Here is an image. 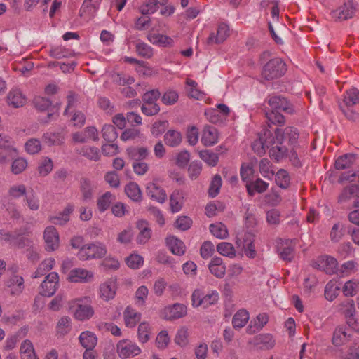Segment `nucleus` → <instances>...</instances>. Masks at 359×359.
Masks as SVG:
<instances>
[{
	"instance_id": "f257e3e1",
	"label": "nucleus",
	"mask_w": 359,
	"mask_h": 359,
	"mask_svg": "<svg viewBox=\"0 0 359 359\" xmlns=\"http://www.w3.org/2000/svg\"><path fill=\"white\" fill-rule=\"evenodd\" d=\"M339 106L348 119L355 121L359 117V90L352 88L346 90Z\"/></svg>"
},
{
	"instance_id": "f03ea898",
	"label": "nucleus",
	"mask_w": 359,
	"mask_h": 359,
	"mask_svg": "<svg viewBox=\"0 0 359 359\" xmlns=\"http://www.w3.org/2000/svg\"><path fill=\"white\" fill-rule=\"evenodd\" d=\"M269 153L271 158L279 161L287 156L288 149L283 144L284 142L280 135V129L277 128L275 130L274 135L271 133V136L269 137Z\"/></svg>"
},
{
	"instance_id": "7ed1b4c3",
	"label": "nucleus",
	"mask_w": 359,
	"mask_h": 359,
	"mask_svg": "<svg viewBox=\"0 0 359 359\" xmlns=\"http://www.w3.org/2000/svg\"><path fill=\"white\" fill-rule=\"evenodd\" d=\"M287 71V66L284 61L279 57L271 59L263 67L262 76L266 80L270 81L283 76Z\"/></svg>"
},
{
	"instance_id": "20e7f679",
	"label": "nucleus",
	"mask_w": 359,
	"mask_h": 359,
	"mask_svg": "<svg viewBox=\"0 0 359 359\" xmlns=\"http://www.w3.org/2000/svg\"><path fill=\"white\" fill-rule=\"evenodd\" d=\"M219 299V293L216 290H211L205 294L203 290L196 289L191 294V302L194 307L203 306L206 309L217 304Z\"/></svg>"
},
{
	"instance_id": "39448f33",
	"label": "nucleus",
	"mask_w": 359,
	"mask_h": 359,
	"mask_svg": "<svg viewBox=\"0 0 359 359\" xmlns=\"http://www.w3.org/2000/svg\"><path fill=\"white\" fill-rule=\"evenodd\" d=\"M69 310L74 314L75 318L79 320H88L94 313V311L88 303L87 298L71 302Z\"/></svg>"
},
{
	"instance_id": "423d86ee",
	"label": "nucleus",
	"mask_w": 359,
	"mask_h": 359,
	"mask_svg": "<svg viewBox=\"0 0 359 359\" xmlns=\"http://www.w3.org/2000/svg\"><path fill=\"white\" fill-rule=\"evenodd\" d=\"M106 246L100 243H90L82 246L78 252V257L81 260L100 259L107 254Z\"/></svg>"
},
{
	"instance_id": "0eeeda50",
	"label": "nucleus",
	"mask_w": 359,
	"mask_h": 359,
	"mask_svg": "<svg viewBox=\"0 0 359 359\" xmlns=\"http://www.w3.org/2000/svg\"><path fill=\"white\" fill-rule=\"evenodd\" d=\"M116 352L122 359L138 355L141 353L140 348L129 339H122L116 344Z\"/></svg>"
},
{
	"instance_id": "6e6552de",
	"label": "nucleus",
	"mask_w": 359,
	"mask_h": 359,
	"mask_svg": "<svg viewBox=\"0 0 359 359\" xmlns=\"http://www.w3.org/2000/svg\"><path fill=\"white\" fill-rule=\"evenodd\" d=\"M59 287V276L56 272L48 274L39 287V294L43 297H51Z\"/></svg>"
},
{
	"instance_id": "1a4fd4ad",
	"label": "nucleus",
	"mask_w": 359,
	"mask_h": 359,
	"mask_svg": "<svg viewBox=\"0 0 359 359\" xmlns=\"http://www.w3.org/2000/svg\"><path fill=\"white\" fill-rule=\"evenodd\" d=\"M312 266L314 269L324 271L327 274H333L337 271V261L333 257L323 255L318 257L317 259L313 262Z\"/></svg>"
},
{
	"instance_id": "9d476101",
	"label": "nucleus",
	"mask_w": 359,
	"mask_h": 359,
	"mask_svg": "<svg viewBox=\"0 0 359 359\" xmlns=\"http://www.w3.org/2000/svg\"><path fill=\"white\" fill-rule=\"evenodd\" d=\"M267 103L271 110L283 111L287 114L294 112L292 105L284 97L280 95H269L267 98Z\"/></svg>"
},
{
	"instance_id": "9b49d317",
	"label": "nucleus",
	"mask_w": 359,
	"mask_h": 359,
	"mask_svg": "<svg viewBox=\"0 0 359 359\" xmlns=\"http://www.w3.org/2000/svg\"><path fill=\"white\" fill-rule=\"evenodd\" d=\"M146 193L151 200L160 203H163L167 199L165 191L157 182H149L146 187Z\"/></svg>"
},
{
	"instance_id": "f8f14e48",
	"label": "nucleus",
	"mask_w": 359,
	"mask_h": 359,
	"mask_svg": "<svg viewBox=\"0 0 359 359\" xmlns=\"http://www.w3.org/2000/svg\"><path fill=\"white\" fill-rule=\"evenodd\" d=\"M355 12V8L353 6V1L348 0L344 4L339 6L332 13V17L339 20H346L351 18Z\"/></svg>"
},
{
	"instance_id": "ddd939ff",
	"label": "nucleus",
	"mask_w": 359,
	"mask_h": 359,
	"mask_svg": "<svg viewBox=\"0 0 359 359\" xmlns=\"http://www.w3.org/2000/svg\"><path fill=\"white\" fill-rule=\"evenodd\" d=\"M43 238L46 244V250L53 251L59 246V234L56 229L53 226L46 228Z\"/></svg>"
},
{
	"instance_id": "4468645a",
	"label": "nucleus",
	"mask_w": 359,
	"mask_h": 359,
	"mask_svg": "<svg viewBox=\"0 0 359 359\" xmlns=\"http://www.w3.org/2000/svg\"><path fill=\"white\" fill-rule=\"evenodd\" d=\"M93 278V273L84 269L77 268L71 270L67 280L71 283H87Z\"/></svg>"
},
{
	"instance_id": "2eb2a0df",
	"label": "nucleus",
	"mask_w": 359,
	"mask_h": 359,
	"mask_svg": "<svg viewBox=\"0 0 359 359\" xmlns=\"http://www.w3.org/2000/svg\"><path fill=\"white\" fill-rule=\"evenodd\" d=\"M278 252L283 260L291 262L294 257V243L291 240L282 241L278 245Z\"/></svg>"
},
{
	"instance_id": "dca6fc26",
	"label": "nucleus",
	"mask_w": 359,
	"mask_h": 359,
	"mask_svg": "<svg viewBox=\"0 0 359 359\" xmlns=\"http://www.w3.org/2000/svg\"><path fill=\"white\" fill-rule=\"evenodd\" d=\"M271 136V132L267 129H264L260 134L259 140L252 143L253 151L259 156H262L266 152V149H269V137Z\"/></svg>"
},
{
	"instance_id": "f3484780",
	"label": "nucleus",
	"mask_w": 359,
	"mask_h": 359,
	"mask_svg": "<svg viewBox=\"0 0 359 359\" xmlns=\"http://www.w3.org/2000/svg\"><path fill=\"white\" fill-rule=\"evenodd\" d=\"M229 35V28L225 23H220L218 25L217 34L212 32L207 39V44L212 45L224 42Z\"/></svg>"
},
{
	"instance_id": "a211bd4d",
	"label": "nucleus",
	"mask_w": 359,
	"mask_h": 359,
	"mask_svg": "<svg viewBox=\"0 0 359 359\" xmlns=\"http://www.w3.org/2000/svg\"><path fill=\"white\" fill-rule=\"evenodd\" d=\"M6 285L11 289V295L18 296L24 290V279L22 276L13 275L6 282Z\"/></svg>"
},
{
	"instance_id": "6ab92c4d",
	"label": "nucleus",
	"mask_w": 359,
	"mask_h": 359,
	"mask_svg": "<svg viewBox=\"0 0 359 359\" xmlns=\"http://www.w3.org/2000/svg\"><path fill=\"white\" fill-rule=\"evenodd\" d=\"M136 226L140 231L137 236V242L139 244H145L151 236V229L146 220H139L136 223Z\"/></svg>"
},
{
	"instance_id": "aec40b11",
	"label": "nucleus",
	"mask_w": 359,
	"mask_h": 359,
	"mask_svg": "<svg viewBox=\"0 0 359 359\" xmlns=\"http://www.w3.org/2000/svg\"><path fill=\"white\" fill-rule=\"evenodd\" d=\"M208 269L210 273L217 278H222L225 276L226 266L221 257H213L208 264Z\"/></svg>"
},
{
	"instance_id": "412c9836",
	"label": "nucleus",
	"mask_w": 359,
	"mask_h": 359,
	"mask_svg": "<svg viewBox=\"0 0 359 359\" xmlns=\"http://www.w3.org/2000/svg\"><path fill=\"white\" fill-rule=\"evenodd\" d=\"M7 102L9 105L18 108L25 104L27 98L20 90L13 88L7 95Z\"/></svg>"
},
{
	"instance_id": "4be33fe9",
	"label": "nucleus",
	"mask_w": 359,
	"mask_h": 359,
	"mask_svg": "<svg viewBox=\"0 0 359 359\" xmlns=\"http://www.w3.org/2000/svg\"><path fill=\"white\" fill-rule=\"evenodd\" d=\"M351 334L345 326H338L333 332L332 342L335 346H340L350 339Z\"/></svg>"
},
{
	"instance_id": "5701e85b",
	"label": "nucleus",
	"mask_w": 359,
	"mask_h": 359,
	"mask_svg": "<svg viewBox=\"0 0 359 359\" xmlns=\"http://www.w3.org/2000/svg\"><path fill=\"white\" fill-rule=\"evenodd\" d=\"M187 306L182 304H175L165 308V317L168 320L182 318L187 315Z\"/></svg>"
},
{
	"instance_id": "b1692460",
	"label": "nucleus",
	"mask_w": 359,
	"mask_h": 359,
	"mask_svg": "<svg viewBox=\"0 0 359 359\" xmlns=\"http://www.w3.org/2000/svg\"><path fill=\"white\" fill-rule=\"evenodd\" d=\"M29 233L30 231L28 227H24L19 230H15L14 231V236L12 243H13V245H16L20 248H23L26 246H29L32 241L29 238L23 236H28Z\"/></svg>"
},
{
	"instance_id": "393cba45",
	"label": "nucleus",
	"mask_w": 359,
	"mask_h": 359,
	"mask_svg": "<svg viewBox=\"0 0 359 359\" xmlns=\"http://www.w3.org/2000/svg\"><path fill=\"white\" fill-rule=\"evenodd\" d=\"M202 143L206 147H210L217 142V130L210 126H206L203 128L202 137Z\"/></svg>"
},
{
	"instance_id": "a878e982",
	"label": "nucleus",
	"mask_w": 359,
	"mask_h": 359,
	"mask_svg": "<svg viewBox=\"0 0 359 359\" xmlns=\"http://www.w3.org/2000/svg\"><path fill=\"white\" fill-rule=\"evenodd\" d=\"M280 135L283 142H287L288 144L295 147L299 138V132L297 128L288 126L284 130L280 129Z\"/></svg>"
},
{
	"instance_id": "bb28decb",
	"label": "nucleus",
	"mask_w": 359,
	"mask_h": 359,
	"mask_svg": "<svg viewBox=\"0 0 359 359\" xmlns=\"http://www.w3.org/2000/svg\"><path fill=\"white\" fill-rule=\"evenodd\" d=\"M166 244L174 255L180 256L185 252L184 243L175 236H168L166 238Z\"/></svg>"
},
{
	"instance_id": "cd10ccee",
	"label": "nucleus",
	"mask_w": 359,
	"mask_h": 359,
	"mask_svg": "<svg viewBox=\"0 0 359 359\" xmlns=\"http://www.w3.org/2000/svg\"><path fill=\"white\" fill-rule=\"evenodd\" d=\"M147 39L153 44L163 47H171L174 43L171 37L161 34H149Z\"/></svg>"
},
{
	"instance_id": "c85d7f7f",
	"label": "nucleus",
	"mask_w": 359,
	"mask_h": 359,
	"mask_svg": "<svg viewBox=\"0 0 359 359\" xmlns=\"http://www.w3.org/2000/svg\"><path fill=\"white\" fill-rule=\"evenodd\" d=\"M123 316L126 325L128 327H134L141 319V314L130 306L125 309Z\"/></svg>"
},
{
	"instance_id": "c756f323",
	"label": "nucleus",
	"mask_w": 359,
	"mask_h": 359,
	"mask_svg": "<svg viewBox=\"0 0 359 359\" xmlns=\"http://www.w3.org/2000/svg\"><path fill=\"white\" fill-rule=\"evenodd\" d=\"M255 345L260 346L263 349H271L275 345V340L271 334H261L254 338Z\"/></svg>"
},
{
	"instance_id": "7c9ffc66",
	"label": "nucleus",
	"mask_w": 359,
	"mask_h": 359,
	"mask_svg": "<svg viewBox=\"0 0 359 359\" xmlns=\"http://www.w3.org/2000/svg\"><path fill=\"white\" fill-rule=\"evenodd\" d=\"M243 250L245 255L249 258H255L257 255L254 244L253 236L250 233L245 234L243 238Z\"/></svg>"
},
{
	"instance_id": "2f4dec72",
	"label": "nucleus",
	"mask_w": 359,
	"mask_h": 359,
	"mask_svg": "<svg viewBox=\"0 0 359 359\" xmlns=\"http://www.w3.org/2000/svg\"><path fill=\"white\" fill-rule=\"evenodd\" d=\"M79 341L86 350H92L97 344V337L93 333L86 331L80 334Z\"/></svg>"
},
{
	"instance_id": "473e14b6",
	"label": "nucleus",
	"mask_w": 359,
	"mask_h": 359,
	"mask_svg": "<svg viewBox=\"0 0 359 359\" xmlns=\"http://www.w3.org/2000/svg\"><path fill=\"white\" fill-rule=\"evenodd\" d=\"M127 154L134 161H142L149 156V151L145 147H133L127 149Z\"/></svg>"
},
{
	"instance_id": "72a5a7b5",
	"label": "nucleus",
	"mask_w": 359,
	"mask_h": 359,
	"mask_svg": "<svg viewBox=\"0 0 359 359\" xmlns=\"http://www.w3.org/2000/svg\"><path fill=\"white\" fill-rule=\"evenodd\" d=\"M100 297L105 301L113 299L116 294V286L113 282L102 283L100 287Z\"/></svg>"
},
{
	"instance_id": "f704fd0d",
	"label": "nucleus",
	"mask_w": 359,
	"mask_h": 359,
	"mask_svg": "<svg viewBox=\"0 0 359 359\" xmlns=\"http://www.w3.org/2000/svg\"><path fill=\"white\" fill-rule=\"evenodd\" d=\"M182 135L175 130H169L164 135L165 143L171 147H175L182 142Z\"/></svg>"
},
{
	"instance_id": "c9c22d12",
	"label": "nucleus",
	"mask_w": 359,
	"mask_h": 359,
	"mask_svg": "<svg viewBox=\"0 0 359 359\" xmlns=\"http://www.w3.org/2000/svg\"><path fill=\"white\" fill-rule=\"evenodd\" d=\"M79 154L93 161H97L100 158V150L95 147L84 146L80 149Z\"/></svg>"
},
{
	"instance_id": "e433bc0d",
	"label": "nucleus",
	"mask_w": 359,
	"mask_h": 359,
	"mask_svg": "<svg viewBox=\"0 0 359 359\" xmlns=\"http://www.w3.org/2000/svg\"><path fill=\"white\" fill-rule=\"evenodd\" d=\"M183 192L180 190H175L170 197V205L172 212H177L182 208L183 202Z\"/></svg>"
},
{
	"instance_id": "4c0bfd02",
	"label": "nucleus",
	"mask_w": 359,
	"mask_h": 359,
	"mask_svg": "<svg viewBox=\"0 0 359 359\" xmlns=\"http://www.w3.org/2000/svg\"><path fill=\"white\" fill-rule=\"evenodd\" d=\"M125 192L126 195L133 201L138 202L142 199V192L135 182H130L125 187Z\"/></svg>"
},
{
	"instance_id": "58836bf2",
	"label": "nucleus",
	"mask_w": 359,
	"mask_h": 359,
	"mask_svg": "<svg viewBox=\"0 0 359 359\" xmlns=\"http://www.w3.org/2000/svg\"><path fill=\"white\" fill-rule=\"evenodd\" d=\"M249 320V313L245 310H239L236 313L232 319V324L234 328L240 329L243 327Z\"/></svg>"
},
{
	"instance_id": "ea45409f",
	"label": "nucleus",
	"mask_w": 359,
	"mask_h": 359,
	"mask_svg": "<svg viewBox=\"0 0 359 359\" xmlns=\"http://www.w3.org/2000/svg\"><path fill=\"white\" fill-rule=\"evenodd\" d=\"M55 264L54 259L49 258L43 260L38 266L32 278H37L50 271Z\"/></svg>"
},
{
	"instance_id": "a19ab883",
	"label": "nucleus",
	"mask_w": 359,
	"mask_h": 359,
	"mask_svg": "<svg viewBox=\"0 0 359 359\" xmlns=\"http://www.w3.org/2000/svg\"><path fill=\"white\" fill-rule=\"evenodd\" d=\"M359 192V187L356 184H351L346 187L339 196L338 201L340 203L346 202Z\"/></svg>"
},
{
	"instance_id": "79ce46f5",
	"label": "nucleus",
	"mask_w": 359,
	"mask_h": 359,
	"mask_svg": "<svg viewBox=\"0 0 359 359\" xmlns=\"http://www.w3.org/2000/svg\"><path fill=\"white\" fill-rule=\"evenodd\" d=\"M355 158L352 154H344L339 157L335 161V168L337 170H344L350 168Z\"/></svg>"
},
{
	"instance_id": "37998d69",
	"label": "nucleus",
	"mask_w": 359,
	"mask_h": 359,
	"mask_svg": "<svg viewBox=\"0 0 359 359\" xmlns=\"http://www.w3.org/2000/svg\"><path fill=\"white\" fill-rule=\"evenodd\" d=\"M43 140L49 145H60L63 143L64 136L60 133L47 132L43 134Z\"/></svg>"
},
{
	"instance_id": "c03bdc74",
	"label": "nucleus",
	"mask_w": 359,
	"mask_h": 359,
	"mask_svg": "<svg viewBox=\"0 0 359 359\" xmlns=\"http://www.w3.org/2000/svg\"><path fill=\"white\" fill-rule=\"evenodd\" d=\"M151 327L148 323H141L137 329V336L139 341L144 344L150 339Z\"/></svg>"
},
{
	"instance_id": "a18cd8bd",
	"label": "nucleus",
	"mask_w": 359,
	"mask_h": 359,
	"mask_svg": "<svg viewBox=\"0 0 359 359\" xmlns=\"http://www.w3.org/2000/svg\"><path fill=\"white\" fill-rule=\"evenodd\" d=\"M135 50L138 55L149 59L153 55V48L144 42L137 41L135 43Z\"/></svg>"
},
{
	"instance_id": "49530a36",
	"label": "nucleus",
	"mask_w": 359,
	"mask_h": 359,
	"mask_svg": "<svg viewBox=\"0 0 359 359\" xmlns=\"http://www.w3.org/2000/svg\"><path fill=\"white\" fill-rule=\"evenodd\" d=\"M114 199V196L109 191L98 198L97 205L99 211L103 212L107 210Z\"/></svg>"
},
{
	"instance_id": "de8ad7c7",
	"label": "nucleus",
	"mask_w": 359,
	"mask_h": 359,
	"mask_svg": "<svg viewBox=\"0 0 359 359\" xmlns=\"http://www.w3.org/2000/svg\"><path fill=\"white\" fill-rule=\"evenodd\" d=\"M210 231L214 236L219 239H224L228 236L227 228L222 223L210 224Z\"/></svg>"
},
{
	"instance_id": "09e8293b",
	"label": "nucleus",
	"mask_w": 359,
	"mask_h": 359,
	"mask_svg": "<svg viewBox=\"0 0 359 359\" xmlns=\"http://www.w3.org/2000/svg\"><path fill=\"white\" fill-rule=\"evenodd\" d=\"M217 252L226 257L233 258L236 256V250L233 245L227 242H222L217 245Z\"/></svg>"
},
{
	"instance_id": "8fccbe9b",
	"label": "nucleus",
	"mask_w": 359,
	"mask_h": 359,
	"mask_svg": "<svg viewBox=\"0 0 359 359\" xmlns=\"http://www.w3.org/2000/svg\"><path fill=\"white\" fill-rule=\"evenodd\" d=\"M359 292V281L353 279L345 283L343 292L346 297H353Z\"/></svg>"
},
{
	"instance_id": "3c124183",
	"label": "nucleus",
	"mask_w": 359,
	"mask_h": 359,
	"mask_svg": "<svg viewBox=\"0 0 359 359\" xmlns=\"http://www.w3.org/2000/svg\"><path fill=\"white\" fill-rule=\"evenodd\" d=\"M276 183L282 188L287 189L290 184V177L288 172L285 170H279L276 175Z\"/></svg>"
},
{
	"instance_id": "603ef678",
	"label": "nucleus",
	"mask_w": 359,
	"mask_h": 359,
	"mask_svg": "<svg viewBox=\"0 0 359 359\" xmlns=\"http://www.w3.org/2000/svg\"><path fill=\"white\" fill-rule=\"evenodd\" d=\"M74 210V205L69 204L60 215L53 218V223L64 225L69 220V215Z\"/></svg>"
},
{
	"instance_id": "864d4df0",
	"label": "nucleus",
	"mask_w": 359,
	"mask_h": 359,
	"mask_svg": "<svg viewBox=\"0 0 359 359\" xmlns=\"http://www.w3.org/2000/svg\"><path fill=\"white\" fill-rule=\"evenodd\" d=\"M80 188L84 201H89L93 197V188L90 181L88 179H81Z\"/></svg>"
},
{
	"instance_id": "5fc2aeb1",
	"label": "nucleus",
	"mask_w": 359,
	"mask_h": 359,
	"mask_svg": "<svg viewBox=\"0 0 359 359\" xmlns=\"http://www.w3.org/2000/svg\"><path fill=\"white\" fill-rule=\"evenodd\" d=\"M345 229L342 224H334L330 231V239L333 242H339L344 236Z\"/></svg>"
},
{
	"instance_id": "6e6d98bb",
	"label": "nucleus",
	"mask_w": 359,
	"mask_h": 359,
	"mask_svg": "<svg viewBox=\"0 0 359 359\" xmlns=\"http://www.w3.org/2000/svg\"><path fill=\"white\" fill-rule=\"evenodd\" d=\"M158 8V0H148L140 7V11L142 15H149L155 13Z\"/></svg>"
},
{
	"instance_id": "4d7b16f0",
	"label": "nucleus",
	"mask_w": 359,
	"mask_h": 359,
	"mask_svg": "<svg viewBox=\"0 0 359 359\" xmlns=\"http://www.w3.org/2000/svg\"><path fill=\"white\" fill-rule=\"evenodd\" d=\"M102 133L103 138L108 142H114L118 137L116 130L112 125H104Z\"/></svg>"
},
{
	"instance_id": "13d9d810",
	"label": "nucleus",
	"mask_w": 359,
	"mask_h": 359,
	"mask_svg": "<svg viewBox=\"0 0 359 359\" xmlns=\"http://www.w3.org/2000/svg\"><path fill=\"white\" fill-rule=\"evenodd\" d=\"M200 158L210 166H215L218 161L217 155L210 150H203L199 152Z\"/></svg>"
},
{
	"instance_id": "bf43d9fd",
	"label": "nucleus",
	"mask_w": 359,
	"mask_h": 359,
	"mask_svg": "<svg viewBox=\"0 0 359 359\" xmlns=\"http://www.w3.org/2000/svg\"><path fill=\"white\" fill-rule=\"evenodd\" d=\"M113 81L120 86L131 85L135 82V79L126 74L117 73L112 76Z\"/></svg>"
},
{
	"instance_id": "052dcab7",
	"label": "nucleus",
	"mask_w": 359,
	"mask_h": 359,
	"mask_svg": "<svg viewBox=\"0 0 359 359\" xmlns=\"http://www.w3.org/2000/svg\"><path fill=\"white\" fill-rule=\"evenodd\" d=\"M25 150L30 154H35L41 150V142L38 139L31 138L25 144Z\"/></svg>"
},
{
	"instance_id": "680f3d73",
	"label": "nucleus",
	"mask_w": 359,
	"mask_h": 359,
	"mask_svg": "<svg viewBox=\"0 0 359 359\" xmlns=\"http://www.w3.org/2000/svg\"><path fill=\"white\" fill-rule=\"evenodd\" d=\"M71 329V320L67 316L62 317L57 325V333L65 335L67 334Z\"/></svg>"
},
{
	"instance_id": "e2e57ef3",
	"label": "nucleus",
	"mask_w": 359,
	"mask_h": 359,
	"mask_svg": "<svg viewBox=\"0 0 359 359\" xmlns=\"http://www.w3.org/2000/svg\"><path fill=\"white\" fill-rule=\"evenodd\" d=\"M339 293V287L334 283H328L325 289V297L329 301L334 300Z\"/></svg>"
},
{
	"instance_id": "0e129e2a",
	"label": "nucleus",
	"mask_w": 359,
	"mask_h": 359,
	"mask_svg": "<svg viewBox=\"0 0 359 359\" xmlns=\"http://www.w3.org/2000/svg\"><path fill=\"white\" fill-rule=\"evenodd\" d=\"M267 120L273 124H284L285 117L279 112V111L271 110L266 112Z\"/></svg>"
},
{
	"instance_id": "69168bd1",
	"label": "nucleus",
	"mask_w": 359,
	"mask_h": 359,
	"mask_svg": "<svg viewBox=\"0 0 359 359\" xmlns=\"http://www.w3.org/2000/svg\"><path fill=\"white\" fill-rule=\"evenodd\" d=\"M27 166V161L23 158L15 159L11 165V171L13 174L18 175L22 172Z\"/></svg>"
},
{
	"instance_id": "338daca9",
	"label": "nucleus",
	"mask_w": 359,
	"mask_h": 359,
	"mask_svg": "<svg viewBox=\"0 0 359 359\" xmlns=\"http://www.w3.org/2000/svg\"><path fill=\"white\" fill-rule=\"evenodd\" d=\"M222 186V178L219 175H215L211 182L210 188H209V195L211 197L216 196L219 192L220 187Z\"/></svg>"
},
{
	"instance_id": "774afa93",
	"label": "nucleus",
	"mask_w": 359,
	"mask_h": 359,
	"mask_svg": "<svg viewBox=\"0 0 359 359\" xmlns=\"http://www.w3.org/2000/svg\"><path fill=\"white\" fill-rule=\"evenodd\" d=\"M33 103L34 107L40 110V111H45L47 110L50 106L51 105V101L46 98L44 97L41 96H36L34 97L33 100Z\"/></svg>"
}]
</instances>
